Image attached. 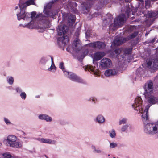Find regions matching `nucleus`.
Masks as SVG:
<instances>
[{
  "mask_svg": "<svg viewBox=\"0 0 158 158\" xmlns=\"http://www.w3.org/2000/svg\"><path fill=\"white\" fill-rule=\"evenodd\" d=\"M148 96V100L149 104L145 107L142 117L145 125L144 131L149 134L153 135L158 132V124L148 123V110L152 105L158 102V99L152 95L149 96V95Z\"/></svg>",
  "mask_w": 158,
  "mask_h": 158,
  "instance_id": "f257e3e1",
  "label": "nucleus"
},
{
  "mask_svg": "<svg viewBox=\"0 0 158 158\" xmlns=\"http://www.w3.org/2000/svg\"><path fill=\"white\" fill-rule=\"evenodd\" d=\"M19 5L20 11L16 14L17 19L19 21L23 19L24 24H20L19 26L24 28H30V14L26 12L27 7L30 5V0H20Z\"/></svg>",
  "mask_w": 158,
  "mask_h": 158,
  "instance_id": "f03ea898",
  "label": "nucleus"
},
{
  "mask_svg": "<svg viewBox=\"0 0 158 158\" xmlns=\"http://www.w3.org/2000/svg\"><path fill=\"white\" fill-rule=\"evenodd\" d=\"M52 5L49 3L46 6L44 7L43 12L45 15H44L42 13H39L36 15V18L39 20L41 21L44 24L47 25L46 27L49 26V22L48 19L49 17L53 18L56 15L57 12L56 11L52 10L51 9Z\"/></svg>",
  "mask_w": 158,
  "mask_h": 158,
  "instance_id": "7ed1b4c3",
  "label": "nucleus"
},
{
  "mask_svg": "<svg viewBox=\"0 0 158 158\" xmlns=\"http://www.w3.org/2000/svg\"><path fill=\"white\" fill-rule=\"evenodd\" d=\"M104 55V52H96L94 53L92 56L93 59V63L94 64V67H93L90 65H88L83 67V69L85 71H88L90 72V73H93L95 75H97L96 70L98 67V64L97 61L100 60Z\"/></svg>",
  "mask_w": 158,
  "mask_h": 158,
  "instance_id": "20e7f679",
  "label": "nucleus"
},
{
  "mask_svg": "<svg viewBox=\"0 0 158 158\" xmlns=\"http://www.w3.org/2000/svg\"><path fill=\"white\" fill-rule=\"evenodd\" d=\"M3 143L6 145L11 147L19 148L22 146L21 143L17 141L16 137L13 135H10L6 139L3 140Z\"/></svg>",
  "mask_w": 158,
  "mask_h": 158,
  "instance_id": "39448f33",
  "label": "nucleus"
},
{
  "mask_svg": "<svg viewBox=\"0 0 158 158\" xmlns=\"http://www.w3.org/2000/svg\"><path fill=\"white\" fill-rule=\"evenodd\" d=\"M64 75L72 81L78 82V83L85 84L86 82L83 79L77 76L76 74L72 72H65Z\"/></svg>",
  "mask_w": 158,
  "mask_h": 158,
  "instance_id": "423d86ee",
  "label": "nucleus"
},
{
  "mask_svg": "<svg viewBox=\"0 0 158 158\" xmlns=\"http://www.w3.org/2000/svg\"><path fill=\"white\" fill-rule=\"evenodd\" d=\"M81 28L79 27L77 28L75 33V35L77 37L73 43V48L76 51L79 50L80 49V46H81V42L78 37L81 31Z\"/></svg>",
  "mask_w": 158,
  "mask_h": 158,
  "instance_id": "0eeeda50",
  "label": "nucleus"
},
{
  "mask_svg": "<svg viewBox=\"0 0 158 158\" xmlns=\"http://www.w3.org/2000/svg\"><path fill=\"white\" fill-rule=\"evenodd\" d=\"M50 57L51 58L52 64L50 67L48 69V70L49 71H51L52 69H55L56 68V67L53 62V59L52 56H47L42 57L40 60V63L43 65H45L47 62L50 60Z\"/></svg>",
  "mask_w": 158,
  "mask_h": 158,
  "instance_id": "6e6552de",
  "label": "nucleus"
},
{
  "mask_svg": "<svg viewBox=\"0 0 158 158\" xmlns=\"http://www.w3.org/2000/svg\"><path fill=\"white\" fill-rule=\"evenodd\" d=\"M85 46L100 49H103L105 48L106 45L103 42L97 41L87 44L85 45Z\"/></svg>",
  "mask_w": 158,
  "mask_h": 158,
  "instance_id": "1a4fd4ad",
  "label": "nucleus"
},
{
  "mask_svg": "<svg viewBox=\"0 0 158 158\" xmlns=\"http://www.w3.org/2000/svg\"><path fill=\"white\" fill-rule=\"evenodd\" d=\"M125 19V15L123 14L120 15L114 19L113 23L114 27H116L123 25L124 23Z\"/></svg>",
  "mask_w": 158,
  "mask_h": 158,
  "instance_id": "9d476101",
  "label": "nucleus"
},
{
  "mask_svg": "<svg viewBox=\"0 0 158 158\" xmlns=\"http://www.w3.org/2000/svg\"><path fill=\"white\" fill-rule=\"evenodd\" d=\"M144 88L145 90L144 94L145 96L148 95L149 94L152 93L153 90L152 81L151 80L148 81L145 84Z\"/></svg>",
  "mask_w": 158,
  "mask_h": 158,
  "instance_id": "9b49d317",
  "label": "nucleus"
},
{
  "mask_svg": "<svg viewBox=\"0 0 158 158\" xmlns=\"http://www.w3.org/2000/svg\"><path fill=\"white\" fill-rule=\"evenodd\" d=\"M147 64L148 68L154 70H156L158 69V59H149L147 61Z\"/></svg>",
  "mask_w": 158,
  "mask_h": 158,
  "instance_id": "f8f14e48",
  "label": "nucleus"
},
{
  "mask_svg": "<svg viewBox=\"0 0 158 158\" xmlns=\"http://www.w3.org/2000/svg\"><path fill=\"white\" fill-rule=\"evenodd\" d=\"M112 64L111 60L108 58H104L100 61V67L103 69H106L110 67Z\"/></svg>",
  "mask_w": 158,
  "mask_h": 158,
  "instance_id": "ddd939ff",
  "label": "nucleus"
},
{
  "mask_svg": "<svg viewBox=\"0 0 158 158\" xmlns=\"http://www.w3.org/2000/svg\"><path fill=\"white\" fill-rule=\"evenodd\" d=\"M143 101L140 97H137L134 100V103L132 105V108L135 110H140L142 109Z\"/></svg>",
  "mask_w": 158,
  "mask_h": 158,
  "instance_id": "4468645a",
  "label": "nucleus"
},
{
  "mask_svg": "<svg viewBox=\"0 0 158 158\" xmlns=\"http://www.w3.org/2000/svg\"><path fill=\"white\" fill-rule=\"evenodd\" d=\"M69 37L68 36H63L57 38V44L59 46L61 47L65 46L69 41Z\"/></svg>",
  "mask_w": 158,
  "mask_h": 158,
  "instance_id": "2eb2a0df",
  "label": "nucleus"
},
{
  "mask_svg": "<svg viewBox=\"0 0 158 158\" xmlns=\"http://www.w3.org/2000/svg\"><path fill=\"white\" fill-rule=\"evenodd\" d=\"M68 30L69 27L66 25H64L62 26H59L57 30L58 34L60 35H62L63 34H65L68 31Z\"/></svg>",
  "mask_w": 158,
  "mask_h": 158,
  "instance_id": "dca6fc26",
  "label": "nucleus"
},
{
  "mask_svg": "<svg viewBox=\"0 0 158 158\" xmlns=\"http://www.w3.org/2000/svg\"><path fill=\"white\" fill-rule=\"evenodd\" d=\"M36 139L41 143L49 144H55L56 142L55 140H52L49 139L37 138Z\"/></svg>",
  "mask_w": 158,
  "mask_h": 158,
  "instance_id": "f3484780",
  "label": "nucleus"
},
{
  "mask_svg": "<svg viewBox=\"0 0 158 158\" xmlns=\"http://www.w3.org/2000/svg\"><path fill=\"white\" fill-rule=\"evenodd\" d=\"M118 71L115 69H110L106 70L104 74L106 76L115 75L118 73Z\"/></svg>",
  "mask_w": 158,
  "mask_h": 158,
  "instance_id": "a211bd4d",
  "label": "nucleus"
},
{
  "mask_svg": "<svg viewBox=\"0 0 158 158\" xmlns=\"http://www.w3.org/2000/svg\"><path fill=\"white\" fill-rule=\"evenodd\" d=\"M124 38L123 39L122 38L117 39L116 38L115 40L113 42L112 44V46H119L123 43H125L127 41H125L124 40Z\"/></svg>",
  "mask_w": 158,
  "mask_h": 158,
  "instance_id": "6ab92c4d",
  "label": "nucleus"
},
{
  "mask_svg": "<svg viewBox=\"0 0 158 158\" xmlns=\"http://www.w3.org/2000/svg\"><path fill=\"white\" fill-rule=\"evenodd\" d=\"M114 52L115 54L117 55L116 56V57L117 58L118 60L120 62H122V61H124L125 60V58L124 55H121V56H118V55L121 52V51L118 48L115 49Z\"/></svg>",
  "mask_w": 158,
  "mask_h": 158,
  "instance_id": "aec40b11",
  "label": "nucleus"
},
{
  "mask_svg": "<svg viewBox=\"0 0 158 158\" xmlns=\"http://www.w3.org/2000/svg\"><path fill=\"white\" fill-rule=\"evenodd\" d=\"M105 120L104 117L102 115L100 114L97 116L94 119V121L99 124H102L105 122Z\"/></svg>",
  "mask_w": 158,
  "mask_h": 158,
  "instance_id": "412c9836",
  "label": "nucleus"
},
{
  "mask_svg": "<svg viewBox=\"0 0 158 158\" xmlns=\"http://www.w3.org/2000/svg\"><path fill=\"white\" fill-rule=\"evenodd\" d=\"M76 16L75 15H70L68 18V23L69 25H72L75 22L76 20Z\"/></svg>",
  "mask_w": 158,
  "mask_h": 158,
  "instance_id": "4be33fe9",
  "label": "nucleus"
},
{
  "mask_svg": "<svg viewBox=\"0 0 158 158\" xmlns=\"http://www.w3.org/2000/svg\"><path fill=\"white\" fill-rule=\"evenodd\" d=\"M138 34V32L137 31L134 32V33L127 36L126 38H124V40L125 41H127L135 37Z\"/></svg>",
  "mask_w": 158,
  "mask_h": 158,
  "instance_id": "5701e85b",
  "label": "nucleus"
},
{
  "mask_svg": "<svg viewBox=\"0 0 158 158\" xmlns=\"http://www.w3.org/2000/svg\"><path fill=\"white\" fill-rule=\"evenodd\" d=\"M133 48L131 47L125 48L123 49V51L124 54L125 55H129L131 54Z\"/></svg>",
  "mask_w": 158,
  "mask_h": 158,
  "instance_id": "b1692460",
  "label": "nucleus"
},
{
  "mask_svg": "<svg viewBox=\"0 0 158 158\" xmlns=\"http://www.w3.org/2000/svg\"><path fill=\"white\" fill-rule=\"evenodd\" d=\"M141 70H142V69L141 68H138L137 69L136 71V76L135 77V80H139L140 77H141L142 74L140 72Z\"/></svg>",
  "mask_w": 158,
  "mask_h": 158,
  "instance_id": "393cba45",
  "label": "nucleus"
},
{
  "mask_svg": "<svg viewBox=\"0 0 158 158\" xmlns=\"http://www.w3.org/2000/svg\"><path fill=\"white\" fill-rule=\"evenodd\" d=\"M8 83L10 85H12L14 83V78L12 76H8L6 78Z\"/></svg>",
  "mask_w": 158,
  "mask_h": 158,
  "instance_id": "a878e982",
  "label": "nucleus"
},
{
  "mask_svg": "<svg viewBox=\"0 0 158 158\" xmlns=\"http://www.w3.org/2000/svg\"><path fill=\"white\" fill-rule=\"evenodd\" d=\"M91 148L93 150V152L94 153H100L102 152V151L99 148H96L94 146L92 145L91 146Z\"/></svg>",
  "mask_w": 158,
  "mask_h": 158,
  "instance_id": "bb28decb",
  "label": "nucleus"
},
{
  "mask_svg": "<svg viewBox=\"0 0 158 158\" xmlns=\"http://www.w3.org/2000/svg\"><path fill=\"white\" fill-rule=\"evenodd\" d=\"M2 155L4 158H15L14 157L12 156L10 153L8 152L3 153Z\"/></svg>",
  "mask_w": 158,
  "mask_h": 158,
  "instance_id": "cd10ccee",
  "label": "nucleus"
},
{
  "mask_svg": "<svg viewBox=\"0 0 158 158\" xmlns=\"http://www.w3.org/2000/svg\"><path fill=\"white\" fill-rule=\"evenodd\" d=\"M147 14L148 17L149 18L156 17V13L152 11H148Z\"/></svg>",
  "mask_w": 158,
  "mask_h": 158,
  "instance_id": "c85d7f7f",
  "label": "nucleus"
},
{
  "mask_svg": "<svg viewBox=\"0 0 158 158\" xmlns=\"http://www.w3.org/2000/svg\"><path fill=\"white\" fill-rule=\"evenodd\" d=\"M110 136L112 138H114L115 137L116 134L115 130L114 129H112L109 132Z\"/></svg>",
  "mask_w": 158,
  "mask_h": 158,
  "instance_id": "c756f323",
  "label": "nucleus"
},
{
  "mask_svg": "<svg viewBox=\"0 0 158 158\" xmlns=\"http://www.w3.org/2000/svg\"><path fill=\"white\" fill-rule=\"evenodd\" d=\"M81 48V46H80L79 49V50L76 51L73 49V45L72 46H69L66 48V50L67 51H68L69 52H71V48H72L73 51L74 52H78L80 51Z\"/></svg>",
  "mask_w": 158,
  "mask_h": 158,
  "instance_id": "7c9ffc66",
  "label": "nucleus"
},
{
  "mask_svg": "<svg viewBox=\"0 0 158 158\" xmlns=\"http://www.w3.org/2000/svg\"><path fill=\"white\" fill-rule=\"evenodd\" d=\"M129 125L127 124L124 125L121 128V131L122 132H127V129L129 127Z\"/></svg>",
  "mask_w": 158,
  "mask_h": 158,
  "instance_id": "2f4dec72",
  "label": "nucleus"
},
{
  "mask_svg": "<svg viewBox=\"0 0 158 158\" xmlns=\"http://www.w3.org/2000/svg\"><path fill=\"white\" fill-rule=\"evenodd\" d=\"M19 96L22 99L24 100L26 98L27 95L25 92H22L19 94Z\"/></svg>",
  "mask_w": 158,
  "mask_h": 158,
  "instance_id": "473e14b6",
  "label": "nucleus"
},
{
  "mask_svg": "<svg viewBox=\"0 0 158 158\" xmlns=\"http://www.w3.org/2000/svg\"><path fill=\"white\" fill-rule=\"evenodd\" d=\"M138 43V39H135L131 41V45L133 47L135 46Z\"/></svg>",
  "mask_w": 158,
  "mask_h": 158,
  "instance_id": "72a5a7b5",
  "label": "nucleus"
},
{
  "mask_svg": "<svg viewBox=\"0 0 158 158\" xmlns=\"http://www.w3.org/2000/svg\"><path fill=\"white\" fill-rule=\"evenodd\" d=\"M59 67L62 70V71L63 72L64 74V72H67V71L65 70L64 65V63L63 62H62L60 63L59 65Z\"/></svg>",
  "mask_w": 158,
  "mask_h": 158,
  "instance_id": "f704fd0d",
  "label": "nucleus"
},
{
  "mask_svg": "<svg viewBox=\"0 0 158 158\" xmlns=\"http://www.w3.org/2000/svg\"><path fill=\"white\" fill-rule=\"evenodd\" d=\"M15 90L16 93L17 94H20L23 92V90L22 88L19 87H16Z\"/></svg>",
  "mask_w": 158,
  "mask_h": 158,
  "instance_id": "c9c22d12",
  "label": "nucleus"
},
{
  "mask_svg": "<svg viewBox=\"0 0 158 158\" xmlns=\"http://www.w3.org/2000/svg\"><path fill=\"white\" fill-rule=\"evenodd\" d=\"M4 120L6 123L7 125H11L12 124V123L10 122V120L6 118H4Z\"/></svg>",
  "mask_w": 158,
  "mask_h": 158,
  "instance_id": "e433bc0d",
  "label": "nucleus"
},
{
  "mask_svg": "<svg viewBox=\"0 0 158 158\" xmlns=\"http://www.w3.org/2000/svg\"><path fill=\"white\" fill-rule=\"evenodd\" d=\"M127 119L125 118H123L121 120H120L119 122V125L122 124H124L126 123Z\"/></svg>",
  "mask_w": 158,
  "mask_h": 158,
  "instance_id": "4c0bfd02",
  "label": "nucleus"
},
{
  "mask_svg": "<svg viewBox=\"0 0 158 158\" xmlns=\"http://www.w3.org/2000/svg\"><path fill=\"white\" fill-rule=\"evenodd\" d=\"M117 146V144L114 143H110V147L111 148H113Z\"/></svg>",
  "mask_w": 158,
  "mask_h": 158,
  "instance_id": "58836bf2",
  "label": "nucleus"
},
{
  "mask_svg": "<svg viewBox=\"0 0 158 158\" xmlns=\"http://www.w3.org/2000/svg\"><path fill=\"white\" fill-rule=\"evenodd\" d=\"M52 118L48 116L47 115H46L44 120H46L47 122H51L52 121Z\"/></svg>",
  "mask_w": 158,
  "mask_h": 158,
  "instance_id": "ea45409f",
  "label": "nucleus"
},
{
  "mask_svg": "<svg viewBox=\"0 0 158 158\" xmlns=\"http://www.w3.org/2000/svg\"><path fill=\"white\" fill-rule=\"evenodd\" d=\"M19 9H20L18 3V5H15L13 6V10L14 11L17 12L18 10H19Z\"/></svg>",
  "mask_w": 158,
  "mask_h": 158,
  "instance_id": "a19ab883",
  "label": "nucleus"
},
{
  "mask_svg": "<svg viewBox=\"0 0 158 158\" xmlns=\"http://www.w3.org/2000/svg\"><path fill=\"white\" fill-rule=\"evenodd\" d=\"M145 7L146 8H148L150 6V2L149 1L147 0L145 1Z\"/></svg>",
  "mask_w": 158,
  "mask_h": 158,
  "instance_id": "79ce46f5",
  "label": "nucleus"
},
{
  "mask_svg": "<svg viewBox=\"0 0 158 158\" xmlns=\"http://www.w3.org/2000/svg\"><path fill=\"white\" fill-rule=\"evenodd\" d=\"M88 101H92V102H94V103H96L97 101V99L95 97H91L89 98V99L88 100Z\"/></svg>",
  "mask_w": 158,
  "mask_h": 158,
  "instance_id": "37998d69",
  "label": "nucleus"
},
{
  "mask_svg": "<svg viewBox=\"0 0 158 158\" xmlns=\"http://www.w3.org/2000/svg\"><path fill=\"white\" fill-rule=\"evenodd\" d=\"M46 115L45 114H40L39 116V118L40 119L44 120Z\"/></svg>",
  "mask_w": 158,
  "mask_h": 158,
  "instance_id": "c03bdc74",
  "label": "nucleus"
},
{
  "mask_svg": "<svg viewBox=\"0 0 158 158\" xmlns=\"http://www.w3.org/2000/svg\"><path fill=\"white\" fill-rule=\"evenodd\" d=\"M36 13L35 11H32L31 13V16L30 18L32 19L33 18H35L36 15Z\"/></svg>",
  "mask_w": 158,
  "mask_h": 158,
  "instance_id": "a18cd8bd",
  "label": "nucleus"
},
{
  "mask_svg": "<svg viewBox=\"0 0 158 158\" xmlns=\"http://www.w3.org/2000/svg\"><path fill=\"white\" fill-rule=\"evenodd\" d=\"M154 82L156 85H158V75L155 77L154 80Z\"/></svg>",
  "mask_w": 158,
  "mask_h": 158,
  "instance_id": "49530a36",
  "label": "nucleus"
},
{
  "mask_svg": "<svg viewBox=\"0 0 158 158\" xmlns=\"http://www.w3.org/2000/svg\"><path fill=\"white\" fill-rule=\"evenodd\" d=\"M106 15L107 17H108V19L110 20H112L113 19V17L111 14L110 13H108Z\"/></svg>",
  "mask_w": 158,
  "mask_h": 158,
  "instance_id": "de8ad7c7",
  "label": "nucleus"
},
{
  "mask_svg": "<svg viewBox=\"0 0 158 158\" xmlns=\"http://www.w3.org/2000/svg\"><path fill=\"white\" fill-rule=\"evenodd\" d=\"M22 135L20 136L21 138H24L26 139L27 138V137L26 136V134L23 132H22Z\"/></svg>",
  "mask_w": 158,
  "mask_h": 158,
  "instance_id": "09e8293b",
  "label": "nucleus"
},
{
  "mask_svg": "<svg viewBox=\"0 0 158 158\" xmlns=\"http://www.w3.org/2000/svg\"><path fill=\"white\" fill-rule=\"evenodd\" d=\"M127 15L128 16V17L129 16V15L131 12L130 11V9L129 8H127V9L126 11Z\"/></svg>",
  "mask_w": 158,
  "mask_h": 158,
  "instance_id": "8fccbe9b",
  "label": "nucleus"
},
{
  "mask_svg": "<svg viewBox=\"0 0 158 158\" xmlns=\"http://www.w3.org/2000/svg\"><path fill=\"white\" fill-rule=\"evenodd\" d=\"M137 10V9L136 8H135V9L132 10V14L133 15H135V13L136 12Z\"/></svg>",
  "mask_w": 158,
  "mask_h": 158,
  "instance_id": "3c124183",
  "label": "nucleus"
},
{
  "mask_svg": "<svg viewBox=\"0 0 158 158\" xmlns=\"http://www.w3.org/2000/svg\"><path fill=\"white\" fill-rule=\"evenodd\" d=\"M156 39V38H154L153 39L151 40L150 41H149L148 42V43L153 44L155 41Z\"/></svg>",
  "mask_w": 158,
  "mask_h": 158,
  "instance_id": "603ef678",
  "label": "nucleus"
},
{
  "mask_svg": "<svg viewBox=\"0 0 158 158\" xmlns=\"http://www.w3.org/2000/svg\"><path fill=\"white\" fill-rule=\"evenodd\" d=\"M35 0H30V5H36L35 3L34 2Z\"/></svg>",
  "mask_w": 158,
  "mask_h": 158,
  "instance_id": "864d4df0",
  "label": "nucleus"
},
{
  "mask_svg": "<svg viewBox=\"0 0 158 158\" xmlns=\"http://www.w3.org/2000/svg\"><path fill=\"white\" fill-rule=\"evenodd\" d=\"M67 16V15L66 14H63V20H64L65 19L64 18V16Z\"/></svg>",
  "mask_w": 158,
  "mask_h": 158,
  "instance_id": "5fc2aeb1",
  "label": "nucleus"
},
{
  "mask_svg": "<svg viewBox=\"0 0 158 158\" xmlns=\"http://www.w3.org/2000/svg\"><path fill=\"white\" fill-rule=\"evenodd\" d=\"M73 5L75 7L77 6V4L76 2H73Z\"/></svg>",
  "mask_w": 158,
  "mask_h": 158,
  "instance_id": "6e6d98bb",
  "label": "nucleus"
},
{
  "mask_svg": "<svg viewBox=\"0 0 158 158\" xmlns=\"http://www.w3.org/2000/svg\"><path fill=\"white\" fill-rule=\"evenodd\" d=\"M106 0H100L101 3L103 2V3H104L105 1Z\"/></svg>",
  "mask_w": 158,
  "mask_h": 158,
  "instance_id": "4d7b16f0",
  "label": "nucleus"
},
{
  "mask_svg": "<svg viewBox=\"0 0 158 158\" xmlns=\"http://www.w3.org/2000/svg\"><path fill=\"white\" fill-rule=\"evenodd\" d=\"M74 12L75 13H77L78 12V10L76 9H75L74 10Z\"/></svg>",
  "mask_w": 158,
  "mask_h": 158,
  "instance_id": "13d9d810",
  "label": "nucleus"
},
{
  "mask_svg": "<svg viewBox=\"0 0 158 158\" xmlns=\"http://www.w3.org/2000/svg\"><path fill=\"white\" fill-rule=\"evenodd\" d=\"M89 52L88 50H86L85 52H86V54H87Z\"/></svg>",
  "mask_w": 158,
  "mask_h": 158,
  "instance_id": "bf43d9fd",
  "label": "nucleus"
},
{
  "mask_svg": "<svg viewBox=\"0 0 158 158\" xmlns=\"http://www.w3.org/2000/svg\"><path fill=\"white\" fill-rule=\"evenodd\" d=\"M142 110V108L141 109H140V110H138V111H137V110H136L137 111H139V112H140L141 111H142V110ZM137 113H139V112H137Z\"/></svg>",
  "mask_w": 158,
  "mask_h": 158,
  "instance_id": "052dcab7",
  "label": "nucleus"
},
{
  "mask_svg": "<svg viewBox=\"0 0 158 158\" xmlns=\"http://www.w3.org/2000/svg\"><path fill=\"white\" fill-rule=\"evenodd\" d=\"M142 110V108L141 109H140V110H138V111H137V110H136L137 111H139V112H140L141 111H142V110ZM137 113H139V112H137Z\"/></svg>",
  "mask_w": 158,
  "mask_h": 158,
  "instance_id": "680f3d73",
  "label": "nucleus"
},
{
  "mask_svg": "<svg viewBox=\"0 0 158 158\" xmlns=\"http://www.w3.org/2000/svg\"><path fill=\"white\" fill-rule=\"evenodd\" d=\"M39 97H40V96L39 95L36 96H35V97L37 98H39Z\"/></svg>",
  "mask_w": 158,
  "mask_h": 158,
  "instance_id": "e2e57ef3",
  "label": "nucleus"
},
{
  "mask_svg": "<svg viewBox=\"0 0 158 158\" xmlns=\"http://www.w3.org/2000/svg\"><path fill=\"white\" fill-rule=\"evenodd\" d=\"M2 144L1 142H0V147L2 146Z\"/></svg>",
  "mask_w": 158,
  "mask_h": 158,
  "instance_id": "0e129e2a",
  "label": "nucleus"
},
{
  "mask_svg": "<svg viewBox=\"0 0 158 158\" xmlns=\"http://www.w3.org/2000/svg\"><path fill=\"white\" fill-rule=\"evenodd\" d=\"M156 15H158V10L156 12Z\"/></svg>",
  "mask_w": 158,
  "mask_h": 158,
  "instance_id": "69168bd1",
  "label": "nucleus"
},
{
  "mask_svg": "<svg viewBox=\"0 0 158 158\" xmlns=\"http://www.w3.org/2000/svg\"><path fill=\"white\" fill-rule=\"evenodd\" d=\"M126 2H128L129 1V0H125Z\"/></svg>",
  "mask_w": 158,
  "mask_h": 158,
  "instance_id": "338daca9",
  "label": "nucleus"
},
{
  "mask_svg": "<svg viewBox=\"0 0 158 158\" xmlns=\"http://www.w3.org/2000/svg\"><path fill=\"white\" fill-rule=\"evenodd\" d=\"M44 156L45 157H46V158H48V157H47V156H46V155H44Z\"/></svg>",
  "mask_w": 158,
  "mask_h": 158,
  "instance_id": "774afa93",
  "label": "nucleus"
}]
</instances>
